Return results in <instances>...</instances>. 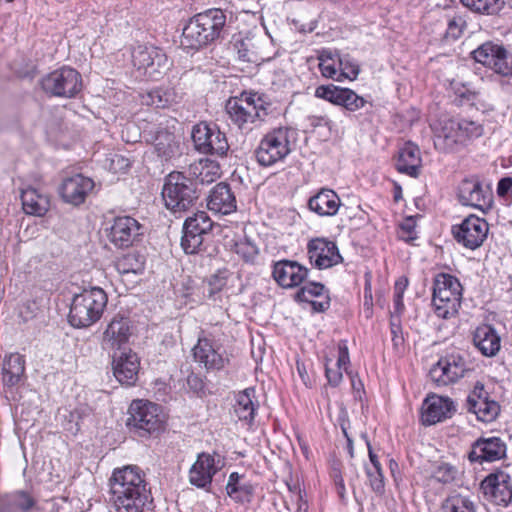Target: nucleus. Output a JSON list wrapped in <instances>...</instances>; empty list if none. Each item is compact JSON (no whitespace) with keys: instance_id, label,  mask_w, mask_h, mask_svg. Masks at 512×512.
Here are the masks:
<instances>
[{"instance_id":"obj_55","label":"nucleus","mask_w":512,"mask_h":512,"mask_svg":"<svg viewBox=\"0 0 512 512\" xmlns=\"http://www.w3.org/2000/svg\"><path fill=\"white\" fill-rule=\"evenodd\" d=\"M236 253L245 261L252 262L254 261L257 251L255 246L249 243H240L236 244Z\"/></svg>"},{"instance_id":"obj_20","label":"nucleus","mask_w":512,"mask_h":512,"mask_svg":"<svg viewBox=\"0 0 512 512\" xmlns=\"http://www.w3.org/2000/svg\"><path fill=\"white\" fill-rule=\"evenodd\" d=\"M481 489L486 499L507 506L512 499L511 476L503 470L491 473L481 482Z\"/></svg>"},{"instance_id":"obj_1","label":"nucleus","mask_w":512,"mask_h":512,"mask_svg":"<svg viewBox=\"0 0 512 512\" xmlns=\"http://www.w3.org/2000/svg\"><path fill=\"white\" fill-rule=\"evenodd\" d=\"M110 501L115 512H148L153 497L145 473L136 465L115 468L109 479Z\"/></svg>"},{"instance_id":"obj_54","label":"nucleus","mask_w":512,"mask_h":512,"mask_svg":"<svg viewBox=\"0 0 512 512\" xmlns=\"http://www.w3.org/2000/svg\"><path fill=\"white\" fill-rule=\"evenodd\" d=\"M434 478L442 483H449L455 477L454 468L448 464H441L434 472Z\"/></svg>"},{"instance_id":"obj_11","label":"nucleus","mask_w":512,"mask_h":512,"mask_svg":"<svg viewBox=\"0 0 512 512\" xmlns=\"http://www.w3.org/2000/svg\"><path fill=\"white\" fill-rule=\"evenodd\" d=\"M194 361L207 372L220 371L229 364V358L223 346L204 331L192 348Z\"/></svg>"},{"instance_id":"obj_60","label":"nucleus","mask_w":512,"mask_h":512,"mask_svg":"<svg viewBox=\"0 0 512 512\" xmlns=\"http://www.w3.org/2000/svg\"><path fill=\"white\" fill-rule=\"evenodd\" d=\"M405 309L404 303H403V296H395L393 300V310L390 312L391 317L390 319H397L400 320L401 315L403 314Z\"/></svg>"},{"instance_id":"obj_10","label":"nucleus","mask_w":512,"mask_h":512,"mask_svg":"<svg viewBox=\"0 0 512 512\" xmlns=\"http://www.w3.org/2000/svg\"><path fill=\"white\" fill-rule=\"evenodd\" d=\"M472 58L492 72L503 76H512V52L504 45L487 41L471 53Z\"/></svg>"},{"instance_id":"obj_18","label":"nucleus","mask_w":512,"mask_h":512,"mask_svg":"<svg viewBox=\"0 0 512 512\" xmlns=\"http://www.w3.org/2000/svg\"><path fill=\"white\" fill-rule=\"evenodd\" d=\"M112 370L122 385L134 386L140 371V357L131 348L116 351L112 356Z\"/></svg>"},{"instance_id":"obj_63","label":"nucleus","mask_w":512,"mask_h":512,"mask_svg":"<svg viewBox=\"0 0 512 512\" xmlns=\"http://www.w3.org/2000/svg\"><path fill=\"white\" fill-rule=\"evenodd\" d=\"M307 303H310L312 305V308L317 312H324L329 307V301L327 300V297H325L324 301H317L313 299L312 301H308Z\"/></svg>"},{"instance_id":"obj_6","label":"nucleus","mask_w":512,"mask_h":512,"mask_svg":"<svg viewBox=\"0 0 512 512\" xmlns=\"http://www.w3.org/2000/svg\"><path fill=\"white\" fill-rule=\"evenodd\" d=\"M162 197L166 208L174 214L188 211L198 199L193 181L177 171L166 176Z\"/></svg>"},{"instance_id":"obj_13","label":"nucleus","mask_w":512,"mask_h":512,"mask_svg":"<svg viewBox=\"0 0 512 512\" xmlns=\"http://www.w3.org/2000/svg\"><path fill=\"white\" fill-rule=\"evenodd\" d=\"M192 140L198 152L224 157L229 150L226 134L206 122L196 124L192 129Z\"/></svg>"},{"instance_id":"obj_28","label":"nucleus","mask_w":512,"mask_h":512,"mask_svg":"<svg viewBox=\"0 0 512 512\" xmlns=\"http://www.w3.org/2000/svg\"><path fill=\"white\" fill-rule=\"evenodd\" d=\"M20 199L25 214L43 217L50 209V195L42 187L28 185L21 189Z\"/></svg>"},{"instance_id":"obj_38","label":"nucleus","mask_w":512,"mask_h":512,"mask_svg":"<svg viewBox=\"0 0 512 512\" xmlns=\"http://www.w3.org/2000/svg\"><path fill=\"white\" fill-rule=\"evenodd\" d=\"M226 493L235 503H250L254 497L255 487L251 482L244 481V475L232 472L228 477Z\"/></svg>"},{"instance_id":"obj_49","label":"nucleus","mask_w":512,"mask_h":512,"mask_svg":"<svg viewBox=\"0 0 512 512\" xmlns=\"http://www.w3.org/2000/svg\"><path fill=\"white\" fill-rule=\"evenodd\" d=\"M397 235L406 242L417 239L416 220L413 217L404 219L399 225Z\"/></svg>"},{"instance_id":"obj_64","label":"nucleus","mask_w":512,"mask_h":512,"mask_svg":"<svg viewBox=\"0 0 512 512\" xmlns=\"http://www.w3.org/2000/svg\"><path fill=\"white\" fill-rule=\"evenodd\" d=\"M340 425H341L342 432L347 439V451L350 455H352V438L350 437L349 432H348L349 423L342 422Z\"/></svg>"},{"instance_id":"obj_33","label":"nucleus","mask_w":512,"mask_h":512,"mask_svg":"<svg viewBox=\"0 0 512 512\" xmlns=\"http://www.w3.org/2000/svg\"><path fill=\"white\" fill-rule=\"evenodd\" d=\"M475 347L486 357L495 356L501 348V338L490 325L478 326L473 333Z\"/></svg>"},{"instance_id":"obj_15","label":"nucleus","mask_w":512,"mask_h":512,"mask_svg":"<svg viewBox=\"0 0 512 512\" xmlns=\"http://www.w3.org/2000/svg\"><path fill=\"white\" fill-rule=\"evenodd\" d=\"M214 222L205 211H198L188 217L183 225L181 247L186 254L198 253L204 240V235L213 228Z\"/></svg>"},{"instance_id":"obj_42","label":"nucleus","mask_w":512,"mask_h":512,"mask_svg":"<svg viewBox=\"0 0 512 512\" xmlns=\"http://www.w3.org/2000/svg\"><path fill=\"white\" fill-rule=\"evenodd\" d=\"M315 96L335 105L347 106V102L352 96V90L349 88H340L333 84L320 85L315 89Z\"/></svg>"},{"instance_id":"obj_45","label":"nucleus","mask_w":512,"mask_h":512,"mask_svg":"<svg viewBox=\"0 0 512 512\" xmlns=\"http://www.w3.org/2000/svg\"><path fill=\"white\" fill-rule=\"evenodd\" d=\"M443 512H476V503L468 496H449L442 506Z\"/></svg>"},{"instance_id":"obj_4","label":"nucleus","mask_w":512,"mask_h":512,"mask_svg":"<svg viewBox=\"0 0 512 512\" xmlns=\"http://www.w3.org/2000/svg\"><path fill=\"white\" fill-rule=\"evenodd\" d=\"M108 297L100 287L84 289L74 295L68 314L69 322L77 328H86L102 317Z\"/></svg>"},{"instance_id":"obj_39","label":"nucleus","mask_w":512,"mask_h":512,"mask_svg":"<svg viewBox=\"0 0 512 512\" xmlns=\"http://www.w3.org/2000/svg\"><path fill=\"white\" fill-rule=\"evenodd\" d=\"M255 398L256 391L253 387L246 388L236 395L234 412L240 421H244L249 425L254 422L258 409V403L255 401Z\"/></svg>"},{"instance_id":"obj_41","label":"nucleus","mask_w":512,"mask_h":512,"mask_svg":"<svg viewBox=\"0 0 512 512\" xmlns=\"http://www.w3.org/2000/svg\"><path fill=\"white\" fill-rule=\"evenodd\" d=\"M361 438L364 440L365 445L368 449L370 464L366 465V473L369 479L370 486L376 492H382L384 489V477L380 467V463L377 459V455L373 452L372 446L367 439V436L363 434Z\"/></svg>"},{"instance_id":"obj_27","label":"nucleus","mask_w":512,"mask_h":512,"mask_svg":"<svg viewBox=\"0 0 512 512\" xmlns=\"http://www.w3.org/2000/svg\"><path fill=\"white\" fill-rule=\"evenodd\" d=\"M131 335L130 319L117 314L111 319L103 332L102 345L118 351L123 350V346L128 343Z\"/></svg>"},{"instance_id":"obj_34","label":"nucleus","mask_w":512,"mask_h":512,"mask_svg":"<svg viewBox=\"0 0 512 512\" xmlns=\"http://www.w3.org/2000/svg\"><path fill=\"white\" fill-rule=\"evenodd\" d=\"M340 207V199L335 191L320 189L308 200V208L319 216H333Z\"/></svg>"},{"instance_id":"obj_56","label":"nucleus","mask_w":512,"mask_h":512,"mask_svg":"<svg viewBox=\"0 0 512 512\" xmlns=\"http://www.w3.org/2000/svg\"><path fill=\"white\" fill-rule=\"evenodd\" d=\"M131 166L130 160L122 155H114L111 159L110 168L114 171V173L125 172Z\"/></svg>"},{"instance_id":"obj_29","label":"nucleus","mask_w":512,"mask_h":512,"mask_svg":"<svg viewBox=\"0 0 512 512\" xmlns=\"http://www.w3.org/2000/svg\"><path fill=\"white\" fill-rule=\"evenodd\" d=\"M207 207L210 211L221 215L235 212L237 200L231 186L226 182L216 184L208 195Z\"/></svg>"},{"instance_id":"obj_12","label":"nucleus","mask_w":512,"mask_h":512,"mask_svg":"<svg viewBox=\"0 0 512 512\" xmlns=\"http://www.w3.org/2000/svg\"><path fill=\"white\" fill-rule=\"evenodd\" d=\"M166 63L167 56L158 47L140 44L131 49V64L141 77L158 80Z\"/></svg>"},{"instance_id":"obj_50","label":"nucleus","mask_w":512,"mask_h":512,"mask_svg":"<svg viewBox=\"0 0 512 512\" xmlns=\"http://www.w3.org/2000/svg\"><path fill=\"white\" fill-rule=\"evenodd\" d=\"M10 497L11 505L22 511H27L35 505V499L25 491H16Z\"/></svg>"},{"instance_id":"obj_19","label":"nucleus","mask_w":512,"mask_h":512,"mask_svg":"<svg viewBox=\"0 0 512 512\" xmlns=\"http://www.w3.org/2000/svg\"><path fill=\"white\" fill-rule=\"evenodd\" d=\"M307 254L310 263L318 269H328L342 262L336 243L324 237L311 239Z\"/></svg>"},{"instance_id":"obj_47","label":"nucleus","mask_w":512,"mask_h":512,"mask_svg":"<svg viewBox=\"0 0 512 512\" xmlns=\"http://www.w3.org/2000/svg\"><path fill=\"white\" fill-rule=\"evenodd\" d=\"M461 3L469 9L486 14H494L500 10L502 2L500 0H460Z\"/></svg>"},{"instance_id":"obj_26","label":"nucleus","mask_w":512,"mask_h":512,"mask_svg":"<svg viewBox=\"0 0 512 512\" xmlns=\"http://www.w3.org/2000/svg\"><path fill=\"white\" fill-rule=\"evenodd\" d=\"M94 185V181L91 178L82 174H75L62 181L59 193L66 203L78 206L85 202Z\"/></svg>"},{"instance_id":"obj_24","label":"nucleus","mask_w":512,"mask_h":512,"mask_svg":"<svg viewBox=\"0 0 512 512\" xmlns=\"http://www.w3.org/2000/svg\"><path fill=\"white\" fill-rule=\"evenodd\" d=\"M455 411L453 401L436 394L428 395L421 407V421L424 425H434L450 418Z\"/></svg>"},{"instance_id":"obj_16","label":"nucleus","mask_w":512,"mask_h":512,"mask_svg":"<svg viewBox=\"0 0 512 512\" xmlns=\"http://www.w3.org/2000/svg\"><path fill=\"white\" fill-rule=\"evenodd\" d=\"M489 225L485 219L469 215L459 225L452 228V233L458 244L469 250L482 246L487 238Z\"/></svg>"},{"instance_id":"obj_23","label":"nucleus","mask_w":512,"mask_h":512,"mask_svg":"<svg viewBox=\"0 0 512 512\" xmlns=\"http://www.w3.org/2000/svg\"><path fill=\"white\" fill-rule=\"evenodd\" d=\"M308 276V269L297 261L283 259L274 262L272 277L284 289L300 286Z\"/></svg>"},{"instance_id":"obj_21","label":"nucleus","mask_w":512,"mask_h":512,"mask_svg":"<svg viewBox=\"0 0 512 512\" xmlns=\"http://www.w3.org/2000/svg\"><path fill=\"white\" fill-rule=\"evenodd\" d=\"M467 408L477 416V419L486 423L494 421L500 412V405L490 399L482 383L477 382L467 398Z\"/></svg>"},{"instance_id":"obj_17","label":"nucleus","mask_w":512,"mask_h":512,"mask_svg":"<svg viewBox=\"0 0 512 512\" xmlns=\"http://www.w3.org/2000/svg\"><path fill=\"white\" fill-rule=\"evenodd\" d=\"M108 240L117 248H128L142 235V225L131 216H116L106 229Z\"/></svg>"},{"instance_id":"obj_36","label":"nucleus","mask_w":512,"mask_h":512,"mask_svg":"<svg viewBox=\"0 0 512 512\" xmlns=\"http://www.w3.org/2000/svg\"><path fill=\"white\" fill-rule=\"evenodd\" d=\"M422 166L420 150L417 145L407 142L399 150L396 168L400 173L417 177Z\"/></svg>"},{"instance_id":"obj_5","label":"nucleus","mask_w":512,"mask_h":512,"mask_svg":"<svg viewBox=\"0 0 512 512\" xmlns=\"http://www.w3.org/2000/svg\"><path fill=\"white\" fill-rule=\"evenodd\" d=\"M463 296V287L459 279L448 273H439L433 282L432 305L435 314L449 319L458 314Z\"/></svg>"},{"instance_id":"obj_52","label":"nucleus","mask_w":512,"mask_h":512,"mask_svg":"<svg viewBox=\"0 0 512 512\" xmlns=\"http://www.w3.org/2000/svg\"><path fill=\"white\" fill-rule=\"evenodd\" d=\"M164 93L161 89H154L144 95L143 103L156 108H164L167 106L168 100L163 97Z\"/></svg>"},{"instance_id":"obj_31","label":"nucleus","mask_w":512,"mask_h":512,"mask_svg":"<svg viewBox=\"0 0 512 512\" xmlns=\"http://www.w3.org/2000/svg\"><path fill=\"white\" fill-rule=\"evenodd\" d=\"M435 146L443 151H453L463 145L458 119L445 118L435 126Z\"/></svg>"},{"instance_id":"obj_62","label":"nucleus","mask_w":512,"mask_h":512,"mask_svg":"<svg viewBox=\"0 0 512 512\" xmlns=\"http://www.w3.org/2000/svg\"><path fill=\"white\" fill-rule=\"evenodd\" d=\"M408 286V280L406 278H401L396 281L394 287V295L395 296H403L404 292Z\"/></svg>"},{"instance_id":"obj_44","label":"nucleus","mask_w":512,"mask_h":512,"mask_svg":"<svg viewBox=\"0 0 512 512\" xmlns=\"http://www.w3.org/2000/svg\"><path fill=\"white\" fill-rule=\"evenodd\" d=\"M145 257L138 252H130L117 258L116 270L122 274H141L145 269Z\"/></svg>"},{"instance_id":"obj_3","label":"nucleus","mask_w":512,"mask_h":512,"mask_svg":"<svg viewBox=\"0 0 512 512\" xmlns=\"http://www.w3.org/2000/svg\"><path fill=\"white\" fill-rule=\"evenodd\" d=\"M225 111L233 125L248 133L265 122L272 111V102L264 93L245 90L227 100Z\"/></svg>"},{"instance_id":"obj_25","label":"nucleus","mask_w":512,"mask_h":512,"mask_svg":"<svg viewBox=\"0 0 512 512\" xmlns=\"http://www.w3.org/2000/svg\"><path fill=\"white\" fill-rule=\"evenodd\" d=\"M458 197L463 205L484 210L490 207L492 194L488 186H483L476 178H470L461 182Z\"/></svg>"},{"instance_id":"obj_30","label":"nucleus","mask_w":512,"mask_h":512,"mask_svg":"<svg viewBox=\"0 0 512 512\" xmlns=\"http://www.w3.org/2000/svg\"><path fill=\"white\" fill-rule=\"evenodd\" d=\"M506 454V445L498 437L478 439L469 453L471 462H493L503 458Z\"/></svg>"},{"instance_id":"obj_9","label":"nucleus","mask_w":512,"mask_h":512,"mask_svg":"<svg viewBox=\"0 0 512 512\" xmlns=\"http://www.w3.org/2000/svg\"><path fill=\"white\" fill-rule=\"evenodd\" d=\"M41 87L50 96L72 98L82 89V77L76 69L64 66L43 77Z\"/></svg>"},{"instance_id":"obj_53","label":"nucleus","mask_w":512,"mask_h":512,"mask_svg":"<svg viewBox=\"0 0 512 512\" xmlns=\"http://www.w3.org/2000/svg\"><path fill=\"white\" fill-rule=\"evenodd\" d=\"M451 90L454 92L455 96L462 100H474L476 97L475 91L470 89L467 85L459 81H452L450 84Z\"/></svg>"},{"instance_id":"obj_43","label":"nucleus","mask_w":512,"mask_h":512,"mask_svg":"<svg viewBox=\"0 0 512 512\" xmlns=\"http://www.w3.org/2000/svg\"><path fill=\"white\" fill-rule=\"evenodd\" d=\"M319 70L323 77L331 78L336 81H342L343 78L347 77L344 72L338 71L340 60L335 57L330 51L321 50L318 51Z\"/></svg>"},{"instance_id":"obj_2","label":"nucleus","mask_w":512,"mask_h":512,"mask_svg":"<svg viewBox=\"0 0 512 512\" xmlns=\"http://www.w3.org/2000/svg\"><path fill=\"white\" fill-rule=\"evenodd\" d=\"M227 22L226 13L220 8H209L189 18L182 32V45L191 50H201L223 38Z\"/></svg>"},{"instance_id":"obj_14","label":"nucleus","mask_w":512,"mask_h":512,"mask_svg":"<svg viewBox=\"0 0 512 512\" xmlns=\"http://www.w3.org/2000/svg\"><path fill=\"white\" fill-rule=\"evenodd\" d=\"M471 371L470 363L464 355L453 352L440 358L431 368L430 376L440 385L456 383Z\"/></svg>"},{"instance_id":"obj_32","label":"nucleus","mask_w":512,"mask_h":512,"mask_svg":"<svg viewBox=\"0 0 512 512\" xmlns=\"http://www.w3.org/2000/svg\"><path fill=\"white\" fill-rule=\"evenodd\" d=\"M350 365V356H349V347L347 340H341L337 344V360L335 363H332V360L327 359L325 362V375L328 379V382L337 386L342 378L343 372H345L349 377L351 375L349 371Z\"/></svg>"},{"instance_id":"obj_61","label":"nucleus","mask_w":512,"mask_h":512,"mask_svg":"<svg viewBox=\"0 0 512 512\" xmlns=\"http://www.w3.org/2000/svg\"><path fill=\"white\" fill-rule=\"evenodd\" d=\"M512 188V178L505 177L502 178L497 185V193L499 196H505L509 192V190Z\"/></svg>"},{"instance_id":"obj_51","label":"nucleus","mask_w":512,"mask_h":512,"mask_svg":"<svg viewBox=\"0 0 512 512\" xmlns=\"http://www.w3.org/2000/svg\"><path fill=\"white\" fill-rule=\"evenodd\" d=\"M371 272L365 273V285H364V301L363 310L366 318H371L373 315V297L371 289Z\"/></svg>"},{"instance_id":"obj_7","label":"nucleus","mask_w":512,"mask_h":512,"mask_svg":"<svg viewBox=\"0 0 512 512\" xmlns=\"http://www.w3.org/2000/svg\"><path fill=\"white\" fill-rule=\"evenodd\" d=\"M292 131L288 127H277L267 132L255 149L257 163L270 167L283 161L292 151Z\"/></svg>"},{"instance_id":"obj_59","label":"nucleus","mask_w":512,"mask_h":512,"mask_svg":"<svg viewBox=\"0 0 512 512\" xmlns=\"http://www.w3.org/2000/svg\"><path fill=\"white\" fill-rule=\"evenodd\" d=\"M462 32V19L453 18L448 22L447 34L453 38H458Z\"/></svg>"},{"instance_id":"obj_46","label":"nucleus","mask_w":512,"mask_h":512,"mask_svg":"<svg viewBox=\"0 0 512 512\" xmlns=\"http://www.w3.org/2000/svg\"><path fill=\"white\" fill-rule=\"evenodd\" d=\"M458 123L463 145L471 140L481 137L484 133L483 125L476 121L469 119H458Z\"/></svg>"},{"instance_id":"obj_58","label":"nucleus","mask_w":512,"mask_h":512,"mask_svg":"<svg viewBox=\"0 0 512 512\" xmlns=\"http://www.w3.org/2000/svg\"><path fill=\"white\" fill-rule=\"evenodd\" d=\"M390 327L394 346H401L404 342V338L402 336L400 320L394 318L390 319Z\"/></svg>"},{"instance_id":"obj_37","label":"nucleus","mask_w":512,"mask_h":512,"mask_svg":"<svg viewBox=\"0 0 512 512\" xmlns=\"http://www.w3.org/2000/svg\"><path fill=\"white\" fill-rule=\"evenodd\" d=\"M25 357L19 353H10L5 356L1 376L5 387H14L22 380L26 369Z\"/></svg>"},{"instance_id":"obj_8","label":"nucleus","mask_w":512,"mask_h":512,"mask_svg":"<svg viewBox=\"0 0 512 512\" xmlns=\"http://www.w3.org/2000/svg\"><path fill=\"white\" fill-rule=\"evenodd\" d=\"M128 426L141 436L159 434L165 430L166 417L162 407L148 400L136 399L129 406Z\"/></svg>"},{"instance_id":"obj_22","label":"nucleus","mask_w":512,"mask_h":512,"mask_svg":"<svg viewBox=\"0 0 512 512\" xmlns=\"http://www.w3.org/2000/svg\"><path fill=\"white\" fill-rule=\"evenodd\" d=\"M220 455L202 452L189 470V482L198 488L210 486L213 477L220 470Z\"/></svg>"},{"instance_id":"obj_57","label":"nucleus","mask_w":512,"mask_h":512,"mask_svg":"<svg viewBox=\"0 0 512 512\" xmlns=\"http://www.w3.org/2000/svg\"><path fill=\"white\" fill-rule=\"evenodd\" d=\"M331 476L334 480L336 492H337L339 498L343 500L345 498L346 490H345L344 480H343L341 471L338 468L333 467L332 471H331Z\"/></svg>"},{"instance_id":"obj_35","label":"nucleus","mask_w":512,"mask_h":512,"mask_svg":"<svg viewBox=\"0 0 512 512\" xmlns=\"http://www.w3.org/2000/svg\"><path fill=\"white\" fill-rule=\"evenodd\" d=\"M153 147L162 160H170L179 153V141L173 130L159 126L153 137Z\"/></svg>"},{"instance_id":"obj_48","label":"nucleus","mask_w":512,"mask_h":512,"mask_svg":"<svg viewBox=\"0 0 512 512\" xmlns=\"http://www.w3.org/2000/svg\"><path fill=\"white\" fill-rule=\"evenodd\" d=\"M325 287L321 283L309 282L302 286L296 293V300L301 302L312 301L317 297L324 296Z\"/></svg>"},{"instance_id":"obj_40","label":"nucleus","mask_w":512,"mask_h":512,"mask_svg":"<svg viewBox=\"0 0 512 512\" xmlns=\"http://www.w3.org/2000/svg\"><path fill=\"white\" fill-rule=\"evenodd\" d=\"M189 175L201 184H210L221 176L220 164L208 158H201L189 165Z\"/></svg>"}]
</instances>
